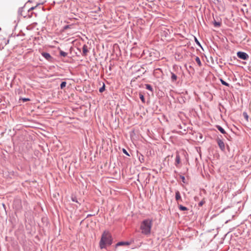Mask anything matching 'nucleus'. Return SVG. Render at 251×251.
<instances>
[{
    "instance_id": "1",
    "label": "nucleus",
    "mask_w": 251,
    "mask_h": 251,
    "mask_svg": "<svg viewBox=\"0 0 251 251\" xmlns=\"http://www.w3.org/2000/svg\"><path fill=\"white\" fill-rule=\"evenodd\" d=\"M112 243V236L110 233L106 231L103 232L100 241V247L101 249L105 248V245H110Z\"/></svg>"
},
{
    "instance_id": "2",
    "label": "nucleus",
    "mask_w": 251,
    "mask_h": 251,
    "mask_svg": "<svg viewBox=\"0 0 251 251\" xmlns=\"http://www.w3.org/2000/svg\"><path fill=\"white\" fill-rule=\"evenodd\" d=\"M152 221L150 219H147L143 220L141 223L140 229L142 234L148 235L150 234Z\"/></svg>"
},
{
    "instance_id": "3",
    "label": "nucleus",
    "mask_w": 251,
    "mask_h": 251,
    "mask_svg": "<svg viewBox=\"0 0 251 251\" xmlns=\"http://www.w3.org/2000/svg\"><path fill=\"white\" fill-rule=\"evenodd\" d=\"M237 55L238 58L243 60H247L249 58L248 54L245 52L238 51L237 53Z\"/></svg>"
},
{
    "instance_id": "4",
    "label": "nucleus",
    "mask_w": 251,
    "mask_h": 251,
    "mask_svg": "<svg viewBox=\"0 0 251 251\" xmlns=\"http://www.w3.org/2000/svg\"><path fill=\"white\" fill-rule=\"evenodd\" d=\"M217 143L218 144V146L220 148V149L222 151H225V145L224 142L220 139H218L217 140Z\"/></svg>"
},
{
    "instance_id": "5",
    "label": "nucleus",
    "mask_w": 251,
    "mask_h": 251,
    "mask_svg": "<svg viewBox=\"0 0 251 251\" xmlns=\"http://www.w3.org/2000/svg\"><path fill=\"white\" fill-rule=\"evenodd\" d=\"M88 52V47L86 45H84L82 47V55L85 56L87 55V52Z\"/></svg>"
},
{
    "instance_id": "6",
    "label": "nucleus",
    "mask_w": 251,
    "mask_h": 251,
    "mask_svg": "<svg viewBox=\"0 0 251 251\" xmlns=\"http://www.w3.org/2000/svg\"><path fill=\"white\" fill-rule=\"evenodd\" d=\"M130 244V243L129 242H119L117 243L116 246H128Z\"/></svg>"
},
{
    "instance_id": "7",
    "label": "nucleus",
    "mask_w": 251,
    "mask_h": 251,
    "mask_svg": "<svg viewBox=\"0 0 251 251\" xmlns=\"http://www.w3.org/2000/svg\"><path fill=\"white\" fill-rule=\"evenodd\" d=\"M42 55L47 60H49L51 58V55L48 52H43Z\"/></svg>"
},
{
    "instance_id": "8",
    "label": "nucleus",
    "mask_w": 251,
    "mask_h": 251,
    "mask_svg": "<svg viewBox=\"0 0 251 251\" xmlns=\"http://www.w3.org/2000/svg\"><path fill=\"white\" fill-rule=\"evenodd\" d=\"M177 76L174 73L171 72V79L172 82H175L177 79Z\"/></svg>"
},
{
    "instance_id": "9",
    "label": "nucleus",
    "mask_w": 251,
    "mask_h": 251,
    "mask_svg": "<svg viewBox=\"0 0 251 251\" xmlns=\"http://www.w3.org/2000/svg\"><path fill=\"white\" fill-rule=\"evenodd\" d=\"M180 163V158L178 153L176 154L175 165L177 166Z\"/></svg>"
},
{
    "instance_id": "10",
    "label": "nucleus",
    "mask_w": 251,
    "mask_h": 251,
    "mask_svg": "<svg viewBox=\"0 0 251 251\" xmlns=\"http://www.w3.org/2000/svg\"><path fill=\"white\" fill-rule=\"evenodd\" d=\"M175 198H176V200L177 201H178L179 200H180L181 201H182V200H181V196H180V193L178 191H176V196H175Z\"/></svg>"
},
{
    "instance_id": "11",
    "label": "nucleus",
    "mask_w": 251,
    "mask_h": 251,
    "mask_svg": "<svg viewBox=\"0 0 251 251\" xmlns=\"http://www.w3.org/2000/svg\"><path fill=\"white\" fill-rule=\"evenodd\" d=\"M216 127L222 134L226 133L225 130L221 126L217 125L216 126Z\"/></svg>"
},
{
    "instance_id": "12",
    "label": "nucleus",
    "mask_w": 251,
    "mask_h": 251,
    "mask_svg": "<svg viewBox=\"0 0 251 251\" xmlns=\"http://www.w3.org/2000/svg\"><path fill=\"white\" fill-rule=\"evenodd\" d=\"M145 87H146V88L149 90H150V91H151V92H153V88L152 87V86L150 85V84H145Z\"/></svg>"
},
{
    "instance_id": "13",
    "label": "nucleus",
    "mask_w": 251,
    "mask_h": 251,
    "mask_svg": "<svg viewBox=\"0 0 251 251\" xmlns=\"http://www.w3.org/2000/svg\"><path fill=\"white\" fill-rule=\"evenodd\" d=\"M220 80L221 82V83L224 85H225L226 86H229V84L227 83L225 81H224L223 79H222V78H220Z\"/></svg>"
},
{
    "instance_id": "14",
    "label": "nucleus",
    "mask_w": 251,
    "mask_h": 251,
    "mask_svg": "<svg viewBox=\"0 0 251 251\" xmlns=\"http://www.w3.org/2000/svg\"><path fill=\"white\" fill-rule=\"evenodd\" d=\"M179 209L181 211H185L187 210V208L184 206L182 205H179L178 206Z\"/></svg>"
},
{
    "instance_id": "15",
    "label": "nucleus",
    "mask_w": 251,
    "mask_h": 251,
    "mask_svg": "<svg viewBox=\"0 0 251 251\" xmlns=\"http://www.w3.org/2000/svg\"><path fill=\"white\" fill-rule=\"evenodd\" d=\"M139 98H140V100H141V101L143 103L145 102V98H144V95L142 94H141V93L139 94Z\"/></svg>"
},
{
    "instance_id": "16",
    "label": "nucleus",
    "mask_w": 251,
    "mask_h": 251,
    "mask_svg": "<svg viewBox=\"0 0 251 251\" xmlns=\"http://www.w3.org/2000/svg\"><path fill=\"white\" fill-rule=\"evenodd\" d=\"M138 159L140 162H143L144 161V157L142 154H140L139 155Z\"/></svg>"
},
{
    "instance_id": "17",
    "label": "nucleus",
    "mask_w": 251,
    "mask_h": 251,
    "mask_svg": "<svg viewBox=\"0 0 251 251\" xmlns=\"http://www.w3.org/2000/svg\"><path fill=\"white\" fill-rule=\"evenodd\" d=\"M195 60H196V61L197 62V63H198V64L199 65V66H201V61L200 58L198 56H197L196 57Z\"/></svg>"
},
{
    "instance_id": "18",
    "label": "nucleus",
    "mask_w": 251,
    "mask_h": 251,
    "mask_svg": "<svg viewBox=\"0 0 251 251\" xmlns=\"http://www.w3.org/2000/svg\"><path fill=\"white\" fill-rule=\"evenodd\" d=\"M59 53L61 56L63 57H65L67 55V53L63 50H60Z\"/></svg>"
},
{
    "instance_id": "19",
    "label": "nucleus",
    "mask_w": 251,
    "mask_h": 251,
    "mask_svg": "<svg viewBox=\"0 0 251 251\" xmlns=\"http://www.w3.org/2000/svg\"><path fill=\"white\" fill-rule=\"evenodd\" d=\"M66 81H62L60 84V88L61 89H63L66 85Z\"/></svg>"
},
{
    "instance_id": "20",
    "label": "nucleus",
    "mask_w": 251,
    "mask_h": 251,
    "mask_svg": "<svg viewBox=\"0 0 251 251\" xmlns=\"http://www.w3.org/2000/svg\"><path fill=\"white\" fill-rule=\"evenodd\" d=\"M19 100H22L23 102H26L28 101H30V100L29 98H20Z\"/></svg>"
},
{
    "instance_id": "21",
    "label": "nucleus",
    "mask_w": 251,
    "mask_h": 251,
    "mask_svg": "<svg viewBox=\"0 0 251 251\" xmlns=\"http://www.w3.org/2000/svg\"><path fill=\"white\" fill-rule=\"evenodd\" d=\"M215 27H219L221 25V23L219 22L214 21L213 23Z\"/></svg>"
},
{
    "instance_id": "22",
    "label": "nucleus",
    "mask_w": 251,
    "mask_h": 251,
    "mask_svg": "<svg viewBox=\"0 0 251 251\" xmlns=\"http://www.w3.org/2000/svg\"><path fill=\"white\" fill-rule=\"evenodd\" d=\"M105 84H104V83H103V85H102V86L101 87H100V89H99V92H100V93H102V92H103L105 90Z\"/></svg>"
},
{
    "instance_id": "23",
    "label": "nucleus",
    "mask_w": 251,
    "mask_h": 251,
    "mask_svg": "<svg viewBox=\"0 0 251 251\" xmlns=\"http://www.w3.org/2000/svg\"><path fill=\"white\" fill-rule=\"evenodd\" d=\"M205 201L204 200H202L199 203L198 205L199 206H202L203 204L205 203Z\"/></svg>"
},
{
    "instance_id": "24",
    "label": "nucleus",
    "mask_w": 251,
    "mask_h": 251,
    "mask_svg": "<svg viewBox=\"0 0 251 251\" xmlns=\"http://www.w3.org/2000/svg\"><path fill=\"white\" fill-rule=\"evenodd\" d=\"M123 152L125 154H126V155L127 156H130V155L129 154V153H128V152L126 151V150L125 149H123Z\"/></svg>"
},
{
    "instance_id": "25",
    "label": "nucleus",
    "mask_w": 251,
    "mask_h": 251,
    "mask_svg": "<svg viewBox=\"0 0 251 251\" xmlns=\"http://www.w3.org/2000/svg\"><path fill=\"white\" fill-rule=\"evenodd\" d=\"M243 115H244V118L245 119H246L247 120H248V115L247 113L246 112H244L243 113Z\"/></svg>"
},
{
    "instance_id": "26",
    "label": "nucleus",
    "mask_w": 251,
    "mask_h": 251,
    "mask_svg": "<svg viewBox=\"0 0 251 251\" xmlns=\"http://www.w3.org/2000/svg\"><path fill=\"white\" fill-rule=\"evenodd\" d=\"M195 42L196 43V44L199 45V46H201V44H200V43L199 42V41H198V40L197 39V38L195 37Z\"/></svg>"
},
{
    "instance_id": "27",
    "label": "nucleus",
    "mask_w": 251,
    "mask_h": 251,
    "mask_svg": "<svg viewBox=\"0 0 251 251\" xmlns=\"http://www.w3.org/2000/svg\"><path fill=\"white\" fill-rule=\"evenodd\" d=\"M72 201H73L74 202H78L76 197H72Z\"/></svg>"
},
{
    "instance_id": "28",
    "label": "nucleus",
    "mask_w": 251,
    "mask_h": 251,
    "mask_svg": "<svg viewBox=\"0 0 251 251\" xmlns=\"http://www.w3.org/2000/svg\"><path fill=\"white\" fill-rule=\"evenodd\" d=\"M180 178H181L182 182L183 183H185V177L184 176H180Z\"/></svg>"
},
{
    "instance_id": "29",
    "label": "nucleus",
    "mask_w": 251,
    "mask_h": 251,
    "mask_svg": "<svg viewBox=\"0 0 251 251\" xmlns=\"http://www.w3.org/2000/svg\"><path fill=\"white\" fill-rule=\"evenodd\" d=\"M3 40H4V44L5 45H7L8 43V42H9V40H6V39H3Z\"/></svg>"
},
{
    "instance_id": "30",
    "label": "nucleus",
    "mask_w": 251,
    "mask_h": 251,
    "mask_svg": "<svg viewBox=\"0 0 251 251\" xmlns=\"http://www.w3.org/2000/svg\"><path fill=\"white\" fill-rule=\"evenodd\" d=\"M69 25H67L66 26H64V29H67L68 28H69Z\"/></svg>"
},
{
    "instance_id": "31",
    "label": "nucleus",
    "mask_w": 251,
    "mask_h": 251,
    "mask_svg": "<svg viewBox=\"0 0 251 251\" xmlns=\"http://www.w3.org/2000/svg\"><path fill=\"white\" fill-rule=\"evenodd\" d=\"M34 8H35V7H31V8L29 9V10H33Z\"/></svg>"
},
{
    "instance_id": "32",
    "label": "nucleus",
    "mask_w": 251,
    "mask_h": 251,
    "mask_svg": "<svg viewBox=\"0 0 251 251\" xmlns=\"http://www.w3.org/2000/svg\"><path fill=\"white\" fill-rule=\"evenodd\" d=\"M109 70H111V65L109 67Z\"/></svg>"
},
{
    "instance_id": "33",
    "label": "nucleus",
    "mask_w": 251,
    "mask_h": 251,
    "mask_svg": "<svg viewBox=\"0 0 251 251\" xmlns=\"http://www.w3.org/2000/svg\"><path fill=\"white\" fill-rule=\"evenodd\" d=\"M92 216V215L89 214V215H88L87 217H89V216Z\"/></svg>"
},
{
    "instance_id": "34",
    "label": "nucleus",
    "mask_w": 251,
    "mask_h": 251,
    "mask_svg": "<svg viewBox=\"0 0 251 251\" xmlns=\"http://www.w3.org/2000/svg\"><path fill=\"white\" fill-rule=\"evenodd\" d=\"M191 66H189V69H191Z\"/></svg>"
}]
</instances>
